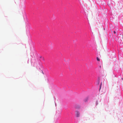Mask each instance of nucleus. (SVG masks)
Segmentation results:
<instances>
[{
    "mask_svg": "<svg viewBox=\"0 0 123 123\" xmlns=\"http://www.w3.org/2000/svg\"><path fill=\"white\" fill-rule=\"evenodd\" d=\"M97 61H100V59H99L98 58V57H97Z\"/></svg>",
    "mask_w": 123,
    "mask_h": 123,
    "instance_id": "f03ea898",
    "label": "nucleus"
},
{
    "mask_svg": "<svg viewBox=\"0 0 123 123\" xmlns=\"http://www.w3.org/2000/svg\"><path fill=\"white\" fill-rule=\"evenodd\" d=\"M114 33H116V32L115 31H114Z\"/></svg>",
    "mask_w": 123,
    "mask_h": 123,
    "instance_id": "39448f33",
    "label": "nucleus"
},
{
    "mask_svg": "<svg viewBox=\"0 0 123 123\" xmlns=\"http://www.w3.org/2000/svg\"><path fill=\"white\" fill-rule=\"evenodd\" d=\"M101 85H100V88H99V90H100V89H101Z\"/></svg>",
    "mask_w": 123,
    "mask_h": 123,
    "instance_id": "20e7f679",
    "label": "nucleus"
},
{
    "mask_svg": "<svg viewBox=\"0 0 123 123\" xmlns=\"http://www.w3.org/2000/svg\"><path fill=\"white\" fill-rule=\"evenodd\" d=\"M80 115V113L78 111H77L76 112V117H79Z\"/></svg>",
    "mask_w": 123,
    "mask_h": 123,
    "instance_id": "f257e3e1",
    "label": "nucleus"
},
{
    "mask_svg": "<svg viewBox=\"0 0 123 123\" xmlns=\"http://www.w3.org/2000/svg\"><path fill=\"white\" fill-rule=\"evenodd\" d=\"M88 100V98H86L85 99L84 101L85 102H86Z\"/></svg>",
    "mask_w": 123,
    "mask_h": 123,
    "instance_id": "7ed1b4c3",
    "label": "nucleus"
}]
</instances>
